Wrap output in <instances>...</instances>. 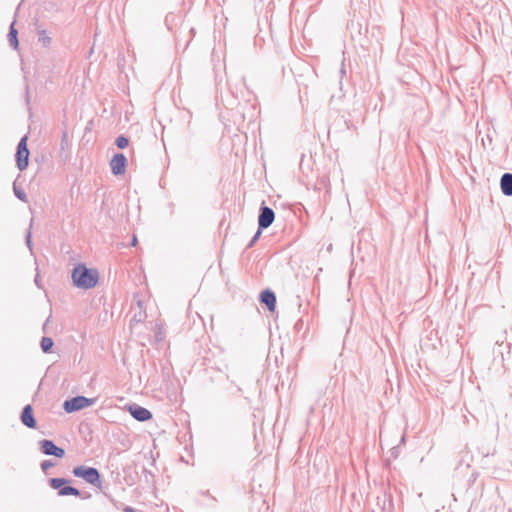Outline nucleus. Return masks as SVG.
<instances>
[{"mask_svg":"<svg viewBox=\"0 0 512 512\" xmlns=\"http://www.w3.org/2000/svg\"><path fill=\"white\" fill-rule=\"evenodd\" d=\"M71 278L75 287L87 290L98 284L99 273L96 269H89L80 263L72 269Z\"/></svg>","mask_w":512,"mask_h":512,"instance_id":"obj_1","label":"nucleus"},{"mask_svg":"<svg viewBox=\"0 0 512 512\" xmlns=\"http://www.w3.org/2000/svg\"><path fill=\"white\" fill-rule=\"evenodd\" d=\"M72 473L75 477L83 479L86 483L94 487H102L101 474L95 467L79 465L73 468Z\"/></svg>","mask_w":512,"mask_h":512,"instance_id":"obj_2","label":"nucleus"},{"mask_svg":"<svg viewBox=\"0 0 512 512\" xmlns=\"http://www.w3.org/2000/svg\"><path fill=\"white\" fill-rule=\"evenodd\" d=\"M71 482L70 479L62 478V477H56V478H50L48 480L49 486L58 491L59 496H76L81 497V491L71 485H69Z\"/></svg>","mask_w":512,"mask_h":512,"instance_id":"obj_3","label":"nucleus"},{"mask_svg":"<svg viewBox=\"0 0 512 512\" xmlns=\"http://www.w3.org/2000/svg\"><path fill=\"white\" fill-rule=\"evenodd\" d=\"M96 402V398H87L82 395L69 398L64 401L63 409L66 413H74L93 405Z\"/></svg>","mask_w":512,"mask_h":512,"instance_id":"obj_4","label":"nucleus"},{"mask_svg":"<svg viewBox=\"0 0 512 512\" xmlns=\"http://www.w3.org/2000/svg\"><path fill=\"white\" fill-rule=\"evenodd\" d=\"M29 155H30V152L27 147V136L25 135L20 139V141L17 145L16 155H15L16 165L20 171H23L24 169L27 168L28 163H29Z\"/></svg>","mask_w":512,"mask_h":512,"instance_id":"obj_5","label":"nucleus"},{"mask_svg":"<svg viewBox=\"0 0 512 512\" xmlns=\"http://www.w3.org/2000/svg\"><path fill=\"white\" fill-rule=\"evenodd\" d=\"M275 219V212L272 208L265 205V202H262L260 208H259V215H258V227L260 230L267 229L272 225Z\"/></svg>","mask_w":512,"mask_h":512,"instance_id":"obj_6","label":"nucleus"},{"mask_svg":"<svg viewBox=\"0 0 512 512\" xmlns=\"http://www.w3.org/2000/svg\"><path fill=\"white\" fill-rule=\"evenodd\" d=\"M40 451L49 456H55L57 458H62L65 455V450L61 447H58L52 440L43 439L39 442Z\"/></svg>","mask_w":512,"mask_h":512,"instance_id":"obj_7","label":"nucleus"},{"mask_svg":"<svg viewBox=\"0 0 512 512\" xmlns=\"http://www.w3.org/2000/svg\"><path fill=\"white\" fill-rule=\"evenodd\" d=\"M126 166L127 158L123 153H116L110 161L111 171L115 176L124 174Z\"/></svg>","mask_w":512,"mask_h":512,"instance_id":"obj_8","label":"nucleus"},{"mask_svg":"<svg viewBox=\"0 0 512 512\" xmlns=\"http://www.w3.org/2000/svg\"><path fill=\"white\" fill-rule=\"evenodd\" d=\"M128 411L135 420L140 422L148 421L153 417L150 410L137 404L130 405Z\"/></svg>","mask_w":512,"mask_h":512,"instance_id":"obj_9","label":"nucleus"},{"mask_svg":"<svg viewBox=\"0 0 512 512\" xmlns=\"http://www.w3.org/2000/svg\"><path fill=\"white\" fill-rule=\"evenodd\" d=\"M20 420L24 426L30 429H35L37 427V421L34 417L33 408L30 404L23 407L20 414Z\"/></svg>","mask_w":512,"mask_h":512,"instance_id":"obj_10","label":"nucleus"},{"mask_svg":"<svg viewBox=\"0 0 512 512\" xmlns=\"http://www.w3.org/2000/svg\"><path fill=\"white\" fill-rule=\"evenodd\" d=\"M260 303L264 304L270 312L276 308V294L271 289H265L260 293Z\"/></svg>","mask_w":512,"mask_h":512,"instance_id":"obj_11","label":"nucleus"},{"mask_svg":"<svg viewBox=\"0 0 512 512\" xmlns=\"http://www.w3.org/2000/svg\"><path fill=\"white\" fill-rule=\"evenodd\" d=\"M500 188L505 196H512V173L506 172L501 176Z\"/></svg>","mask_w":512,"mask_h":512,"instance_id":"obj_12","label":"nucleus"},{"mask_svg":"<svg viewBox=\"0 0 512 512\" xmlns=\"http://www.w3.org/2000/svg\"><path fill=\"white\" fill-rule=\"evenodd\" d=\"M8 40L9 44L13 49H18L19 40H18V31L15 28V21L11 23L8 32Z\"/></svg>","mask_w":512,"mask_h":512,"instance_id":"obj_13","label":"nucleus"},{"mask_svg":"<svg viewBox=\"0 0 512 512\" xmlns=\"http://www.w3.org/2000/svg\"><path fill=\"white\" fill-rule=\"evenodd\" d=\"M54 345V342L52 338L50 337H42L40 346L44 353H50L52 350V347Z\"/></svg>","mask_w":512,"mask_h":512,"instance_id":"obj_14","label":"nucleus"},{"mask_svg":"<svg viewBox=\"0 0 512 512\" xmlns=\"http://www.w3.org/2000/svg\"><path fill=\"white\" fill-rule=\"evenodd\" d=\"M38 35H39V42L44 46V47H48L51 43V38L49 36H47L46 34V31L45 30H40L38 32Z\"/></svg>","mask_w":512,"mask_h":512,"instance_id":"obj_15","label":"nucleus"},{"mask_svg":"<svg viewBox=\"0 0 512 512\" xmlns=\"http://www.w3.org/2000/svg\"><path fill=\"white\" fill-rule=\"evenodd\" d=\"M115 144L119 149H125L129 144V140L126 136L119 135L115 140Z\"/></svg>","mask_w":512,"mask_h":512,"instance_id":"obj_16","label":"nucleus"},{"mask_svg":"<svg viewBox=\"0 0 512 512\" xmlns=\"http://www.w3.org/2000/svg\"><path fill=\"white\" fill-rule=\"evenodd\" d=\"M13 191H14L15 196L19 200H21L23 202H27V195H26V193L22 189L16 187V185H14L13 186Z\"/></svg>","mask_w":512,"mask_h":512,"instance_id":"obj_17","label":"nucleus"},{"mask_svg":"<svg viewBox=\"0 0 512 512\" xmlns=\"http://www.w3.org/2000/svg\"><path fill=\"white\" fill-rule=\"evenodd\" d=\"M262 231L263 230H260V228L258 227V230L256 231L255 235L252 237V239L250 240V242L248 243L246 248H251V247H253L255 245V243L257 242V240L261 236Z\"/></svg>","mask_w":512,"mask_h":512,"instance_id":"obj_18","label":"nucleus"},{"mask_svg":"<svg viewBox=\"0 0 512 512\" xmlns=\"http://www.w3.org/2000/svg\"><path fill=\"white\" fill-rule=\"evenodd\" d=\"M54 463L51 460H44L41 463V469L43 472H46L49 468L53 467Z\"/></svg>","mask_w":512,"mask_h":512,"instance_id":"obj_19","label":"nucleus"},{"mask_svg":"<svg viewBox=\"0 0 512 512\" xmlns=\"http://www.w3.org/2000/svg\"><path fill=\"white\" fill-rule=\"evenodd\" d=\"M26 244L30 250H32L31 232L28 230L26 235Z\"/></svg>","mask_w":512,"mask_h":512,"instance_id":"obj_20","label":"nucleus"},{"mask_svg":"<svg viewBox=\"0 0 512 512\" xmlns=\"http://www.w3.org/2000/svg\"><path fill=\"white\" fill-rule=\"evenodd\" d=\"M339 73H340V77H341V79H342V78H343V76L346 74V71H345V68H344V64H343V63H342V67H341V69H340Z\"/></svg>","mask_w":512,"mask_h":512,"instance_id":"obj_21","label":"nucleus"},{"mask_svg":"<svg viewBox=\"0 0 512 512\" xmlns=\"http://www.w3.org/2000/svg\"><path fill=\"white\" fill-rule=\"evenodd\" d=\"M136 243H137V238H136V236H134V237H133V239H132V241H131V245H132V246H135V245H136Z\"/></svg>","mask_w":512,"mask_h":512,"instance_id":"obj_22","label":"nucleus"},{"mask_svg":"<svg viewBox=\"0 0 512 512\" xmlns=\"http://www.w3.org/2000/svg\"><path fill=\"white\" fill-rule=\"evenodd\" d=\"M38 278H39V276L37 275V276L35 277V283H36V285H37V286H40V285H39V279H38Z\"/></svg>","mask_w":512,"mask_h":512,"instance_id":"obj_23","label":"nucleus"},{"mask_svg":"<svg viewBox=\"0 0 512 512\" xmlns=\"http://www.w3.org/2000/svg\"><path fill=\"white\" fill-rule=\"evenodd\" d=\"M134 319H138V321H141V318H139V316L137 315H134Z\"/></svg>","mask_w":512,"mask_h":512,"instance_id":"obj_24","label":"nucleus"},{"mask_svg":"<svg viewBox=\"0 0 512 512\" xmlns=\"http://www.w3.org/2000/svg\"><path fill=\"white\" fill-rule=\"evenodd\" d=\"M134 319H138V321H141V318H139V316L137 315H134Z\"/></svg>","mask_w":512,"mask_h":512,"instance_id":"obj_25","label":"nucleus"},{"mask_svg":"<svg viewBox=\"0 0 512 512\" xmlns=\"http://www.w3.org/2000/svg\"><path fill=\"white\" fill-rule=\"evenodd\" d=\"M134 319H138V321H141V318H139V316L137 315H134Z\"/></svg>","mask_w":512,"mask_h":512,"instance_id":"obj_26","label":"nucleus"},{"mask_svg":"<svg viewBox=\"0 0 512 512\" xmlns=\"http://www.w3.org/2000/svg\"><path fill=\"white\" fill-rule=\"evenodd\" d=\"M26 93L28 94V91H27ZM26 101H27V102L29 101V98H28V97L26 98Z\"/></svg>","mask_w":512,"mask_h":512,"instance_id":"obj_27","label":"nucleus"}]
</instances>
